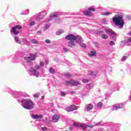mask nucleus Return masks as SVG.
<instances>
[{"label":"nucleus","instance_id":"obj_26","mask_svg":"<svg viewBox=\"0 0 131 131\" xmlns=\"http://www.w3.org/2000/svg\"><path fill=\"white\" fill-rule=\"evenodd\" d=\"M14 39L17 43H21V41L19 40V38H18V37H15L14 38Z\"/></svg>","mask_w":131,"mask_h":131},{"label":"nucleus","instance_id":"obj_18","mask_svg":"<svg viewBox=\"0 0 131 131\" xmlns=\"http://www.w3.org/2000/svg\"><path fill=\"white\" fill-rule=\"evenodd\" d=\"M80 84V82L79 81H76L75 80H73V85L75 86H77V85H79Z\"/></svg>","mask_w":131,"mask_h":131},{"label":"nucleus","instance_id":"obj_3","mask_svg":"<svg viewBox=\"0 0 131 131\" xmlns=\"http://www.w3.org/2000/svg\"><path fill=\"white\" fill-rule=\"evenodd\" d=\"M17 29L18 30L22 29V26L20 25H16L12 28L11 30L12 31V33L14 34V35H18V34L19 33V31H17Z\"/></svg>","mask_w":131,"mask_h":131},{"label":"nucleus","instance_id":"obj_40","mask_svg":"<svg viewBox=\"0 0 131 131\" xmlns=\"http://www.w3.org/2000/svg\"><path fill=\"white\" fill-rule=\"evenodd\" d=\"M63 51L64 52H65L66 53H67V52H68V49L66 48H63Z\"/></svg>","mask_w":131,"mask_h":131},{"label":"nucleus","instance_id":"obj_29","mask_svg":"<svg viewBox=\"0 0 131 131\" xmlns=\"http://www.w3.org/2000/svg\"><path fill=\"white\" fill-rule=\"evenodd\" d=\"M49 71L50 72H51V73H52V74H54V73H55V70H54V69L52 68H50Z\"/></svg>","mask_w":131,"mask_h":131},{"label":"nucleus","instance_id":"obj_5","mask_svg":"<svg viewBox=\"0 0 131 131\" xmlns=\"http://www.w3.org/2000/svg\"><path fill=\"white\" fill-rule=\"evenodd\" d=\"M66 110L68 111V112H71V111H74V110H77V106L73 104L70 106L69 107H66Z\"/></svg>","mask_w":131,"mask_h":131},{"label":"nucleus","instance_id":"obj_51","mask_svg":"<svg viewBox=\"0 0 131 131\" xmlns=\"http://www.w3.org/2000/svg\"><path fill=\"white\" fill-rule=\"evenodd\" d=\"M24 40H26V39H25Z\"/></svg>","mask_w":131,"mask_h":131},{"label":"nucleus","instance_id":"obj_4","mask_svg":"<svg viewBox=\"0 0 131 131\" xmlns=\"http://www.w3.org/2000/svg\"><path fill=\"white\" fill-rule=\"evenodd\" d=\"M24 59L27 60L28 63H31L32 61L35 60V55L33 54H30V57H25Z\"/></svg>","mask_w":131,"mask_h":131},{"label":"nucleus","instance_id":"obj_19","mask_svg":"<svg viewBox=\"0 0 131 131\" xmlns=\"http://www.w3.org/2000/svg\"><path fill=\"white\" fill-rule=\"evenodd\" d=\"M83 14H84V16H87V17H90L91 16H92V12H91L89 11H84Z\"/></svg>","mask_w":131,"mask_h":131},{"label":"nucleus","instance_id":"obj_47","mask_svg":"<svg viewBox=\"0 0 131 131\" xmlns=\"http://www.w3.org/2000/svg\"><path fill=\"white\" fill-rule=\"evenodd\" d=\"M41 33V31H38L37 32V34H40Z\"/></svg>","mask_w":131,"mask_h":131},{"label":"nucleus","instance_id":"obj_32","mask_svg":"<svg viewBox=\"0 0 131 131\" xmlns=\"http://www.w3.org/2000/svg\"><path fill=\"white\" fill-rule=\"evenodd\" d=\"M34 25H35V21H33L29 24L30 26H33Z\"/></svg>","mask_w":131,"mask_h":131},{"label":"nucleus","instance_id":"obj_28","mask_svg":"<svg viewBox=\"0 0 131 131\" xmlns=\"http://www.w3.org/2000/svg\"><path fill=\"white\" fill-rule=\"evenodd\" d=\"M82 81L83 83H86V82H89V81H90V80L88 79H84Z\"/></svg>","mask_w":131,"mask_h":131},{"label":"nucleus","instance_id":"obj_20","mask_svg":"<svg viewBox=\"0 0 131 131\" xmlns=\"http://www.w3.org/2000/svg\"><path fill=\"white\" fill-rule=\"evenodd\" d=\"M73 79H71L69 81H66V84H67V85H69V84H71V85H73Z\"/></svg>","mask_w":131,"mask_h":131},{"label":"nucleus","instance_id":"obj_11","mask_svg":"<svg viewBox=\"0 0 131 131\" xmlns=\"http://www.w3.org/2000/svg\"><path fill=\"white\" fill-rule=\"evenodd\" d=\"M60 117L58 115H54L52 117V120L53 122H57L59 120Z\"/></svg>","mask_w":131,"mask_h":131},{"label":"nucleus","instance_id":"obj_22","mask_svg":"<svg viewBox=\"0 0 131 131\" xmlns=\"http://www.w3.org/2000/svg\"><path fill=\"white\" fill-rule=\"evenodd\" d=\"M58 12H54L53 13H51L50 15V17L51 18H55V17H57L58 16Z\"/></svg>","mask_w":131,"mask_h":131},{"label":"nucleus","instance_id":"obj_7","mask_svg":"<svg viewBox=\"0 0 131 131\" xmlns=\"http://www.w3.org/2000/svg\"><path fill=\"white\" fill-rule=\"evenodd\" d=\"M65 38L68 40H70V41L71 40H75V36L73 34H69L65 37Z\"/></svg>","mask_w":131,"mask_h":131},{"label":"nucleus","instance_id":"obj_23","mask_svg":"<svg viewBox=\"0 0 131 131\" xmlns=\"http://www.w3.org/2000/svg\"><path fill=\"white\" fill-rule=\"evenodd\" d=\"M31 43H33V45H38V42L37 41V40L33 39L32 40H31Z\"/></svg>","mask_w":131,"mask_h":131},{"label":"nucleus","instance_id":"obj_41","mask_svg":"<svg viewBox=\"0 0 131 131\" xmlns=\"http://www.w3.org/2000/svg\"><path fill=\"white\" fill-rule=\"evenodd\" d=\"M33 97H34V98H38V94H35L33 95Z\"/></svg>","mask_w":131,"mask_h":131},{"label":"nucleus","instance_id":"obj_17","mask_svg":"<svg viewBox=\"0 0 131 131\" xmlns=\"http://www.w3.org/2000/svg\"><path fill=\"white\" fill-rule=\"evenodd\" d=\"M93 88H94V84L93 83L87 84L86 85V89H87V90H90V89H93Z\"/></svg>","mask_w":131,"mask_h":131},{"label":"nucleus","instance_id":"obj_8","mask_svg":"<svg viewBox=\"0 0 131 131\" xmlns=\"http://www.w3.org/2000/svg\"><path fill=\"white\" fill-rule=\"evenodd\" d=\"M76 46V42H75V40H72L68 42V47L70 48H74Z\"/></svg>","mask_w":131,"mask_h":131},{"label":"nucleus","instance_id":"obj_42","mask_svg":"<svg viewBox=\"0 0 131 131\" xmlns=\"http://www.w3.org/2000/svg\"><path fill=\"white\" fill-rule=\"evenodd\" d=\"M80 46L82 48H86V46L84 44H81Z\"/></svg>","mask_w":131,"mask_h":131},{"label":"nucleus","instance_id":"obj_33","mask_svg":"<svg viewBox=\"0 0 131 131\" xmlns=\"http://www.w3.org/2000/svg\"><path fill=\"white\" fill-rule=\"evenodd\" d=\"M111 14H112V13L111 12H105L103 14L104 16H108V15H111Z\"/></svg>","mask_w":131,"mask_h":131},{"label":"nucleus","instance_id":"obj_35","mask_svg":"<svg viewBox=\"0 0 131 131\" xmlns=\"http://www.w3.org/2000/svg\"><path fill=\"white\" fill-rule=\"evenodd\" d=\"M87 127H90V128H93L94 127V126L92 125V124H90L89 125H87Z\"/></svg>","mask_w":131,"mask_h":131},{"label":"nucleus","instance_id":"obj_27","mask_svg":"<svg viewBox=\"0 0 131 131\" xmlns=\"http://www.w3.org/2000/svg\"><path fill=\"white\" fill-rule=\"evenodd\" d=\"M102 106H103V103H102V102H100L97 104L98 108H101Z\"/></svg>","mask_w":131,"mask_h":131},{"label":"nucleus","instance_id":"obj_21","mask_svg":"<svg viewBox=\"0 0 131 131\" xmlns=\"http://www.w3.org/2000/svg\"><path fill=\"white\" fill-rule=\"evenodd\" d=\"M88 55H89V56L90 57H95L96 56V51H91L90 52V53L89 54H88Z\"/></svg>","mask_w":131,"mask_h":131},{"label":"nucleus","instance_id":"obj_39","mask_svg":"<svg viewBox=\"0 0 131 131\" xmlns=\"http://www.w3.org/2000/svg\"><path fill=\"white\" fill-rule=\"evenodd\" d=\"M42 130H43V131L48 130V128L46 127H42Z\"/></svg>","mask_w":131,"mask_h":131},{"label":"nucleus","instance_id":"obj_12","mask_svg":"<svg viewBox=\"0 0 131 131\" xmlns=\"http://www.w3.org/2000/svg\"><path fill=\"white\" fill-rule=\"evenodd\" d=\"M29 71H30V72H31L32 74H33L34 75H36L37 77H38V75H39L38 72H36L35 70L30 69L29 70Z\"/></svg>","mask_w":131,"mask_h":131},{"label":"nucleus","instance_id":"obj_13","mask_svg":"<svg viewBox=\"0 0 131 131\" xmlns=\"http://www.w3.org/2000/svg\"><path fill=\"white\" fill-rule=\"evenodd\" d=\"M46 15H47V13H46V12H42L40 13L39 14L38 19L40 20V19H42V18H43V17H45V16H46Z\"/></svg>","mask_w":131,"mask_h":131},{"label":"nucleus","instance_id":"obj_6","mask_svg":"<svg viewBox=\"0 0 131 131\" xmlns=\"http://www.w3.org/2000/svg\"><path fill=\"white\" fill-rule=\"evenodd\" d=\"M106 32L108 33V35H110V36H112V37H114L115 36V35L116 34V33L114 32L113 30H112L111 29H109L108 30H106Z\"/></svg>","mask_w":131,"mask_h":131},{"label":"nucleus","instance_id":"obj_16","mask_svg":"<svg viewBox=\"0 0 131 131\" xmlns=\"http://www.w3.org/2000/svg\"><path fill=\"white\" fill-rule=\"evenodd\" d=\"M94 108V105H93V104H89L87 105V111H91V110H92L93 108Z\"/></svg>","mask_w":131,"mask_h":131},{"label":"nucleus","instance_id":"obj_9","mask_svg":"<svg viewBox=\"0 0 131 131\" xmlns=\"http://www.w3.org/2000/svg\"><path fill=\"white\" fill-rule=\"evenodd\" d=\"M75 41L76 42H82L83 39L80 36H77V37L75 36Z\"/></svg>","mask_w":131,"mask_h":131},{"label":"nucleus","instance_id":"obj_37","mask_svg":"<svg viewBox=\"0 0 131 131\" xmlns=\"http://www.w3.org/2000/svg\"><path fill=\"white\" fill-rule=\"evenodd\" d=\"M110 45L111 46H114V45H115V42H114V41H111L110 42Z\"/></svg>","mask_w":131,"mask_h":131},{"label":"nucleus","instance_id":"obj_2","mask_svg":"<svg viewBox=\"0 0 131 131\" xmlns=\"http://www.w3.org/2000/svg\"><path fill=\"white\" fill-rule=\"evenodd\" d=\"M34 106V104L32 101L26 99L23 101V106L25 109H28V110H31L33 109V106Z\"/></svg>","mask_w":131,"mask_h":131},{"label":"nucleus","instance_id":"obj_10","mask_svg":"<svg viewBox=\"0 0 131 131\" xmlns=\"http://www.w3.org/2000/svg\"><path fill=\"white\" fill-rule=\"evenodd\" d=\"M32 117L33 118V119H41L42 118L43 116L41 115H32Z\"/></svg>","mask_w":131,"mask_h":131},{"label":"nucleus","instance_id":"obj_25","mask_svg":"<svg viewBox=\"0 0 131 131\" xmlns=\"http://www.w3.org/2000/svg\"><path fill=\"white\" fill-rule=\"evenodd\" d=\"M101 37L103 39H107V38H108V35L106 34H102Z\"/></svg>","mask_w":131,"mask_h":131},{"label":"nucleus","instance_id":"obj_36","mask_svg":"<svg viewBox=\"0 0 131 131\" xmlns=\"http://www.w3.org/2000/svg\"><path fill=\"white\" fill-rule=\"evenodd\" d=\"M81 127H83V129H85L88 128V126L85 125V124L84 123V126H82Z\"/></svg>","mask_w":131,"mask_h":131},{"label":"nucleus","instance_id":"obj_44","mask_svg":"<svg viewBox=\"0 0 131 131\" xmlns=\"http://www.w3.org/2000/svg\"><path fill=\"white\" fill-rule=\"evenodd\" d=\"M46 42H47V43H50L51 42V41H50V40L49 39H46L45 40Z\"/></svg>","mask_w":131,"mask_h":131},{"label":"nucleus","instance_id":"obj_1","mask_svg":"<svg viewBox=\"0 0 131 131\" xmlns=\"http://www.w3.org/2000/svg\"><path fill=\"white\" fill-rule=\"evenodd\" d=\"M113 21L117 26H119V28H122L124 26V20L123 17L120 14H117L113 17Z\"/></svg>","mask_w":131,"mask_h":131},{"label":"nucleus","instance_id":"obj_14","mask_svg":"<svg viewBox=\"0 0 131 131\" xmlns=\"http://www.w3.org/2000/svg\"><path fill=\"white\" fill-rule=\"evenodd\" d=\"M75 126H78V127H81L82 126H84V123H80L79 122H75L74 123Z\"/></svg>","mask_w":131,"mask_h":131},{"label":"nucleus","instance_id":"obj_50","mask_svg":"<svg viewBox=\"0 0 131 131\" xmlns=\"http://www.w3.org/2000/svg\"><path fill=\"white\" fill-rule=\"evenodd\" d=\"M129 35L131 36V31L129 32Z\"/></svg>","mask_w":131,"mask_h":131},{"label":"nucleus","instance_id":"obj_34","mask_svg":"<svg viewBox=\"0 0 131 131\" xmlns=\"http://www.w3.org/2000/svg\"><path fill=\"white\" fill-rule=\"evenodd\" d=\"M126 56H124L122 57V61H125L126 60Z\"/></svg>","mask_w":131,"mask_h":131},{"label":"nucleus","instance_id":"obj_49","mask_svg":"<svg viewBox=\"0 0 131 131\" xmlns=\"http://www.w3.org/2000/svg\"><path fill=\"white\" fill-rule=\"evenodd\" d=\"M41 98H42V99H45V96H42Z\"/></svg>","mask_w":131,"mask_h":131},{"label":"nucleus","instance_id":"obj_24","mask_svg":"<svg viewBox=\"0 0 131 131\" xmlns=\"http://www.w3.org/2000/svg\"><path fill=\"white\" fill-rule=\"evenodd\" d=\"M64 76L67 77H72V75L69 73H66L64 74Z\"/></svg>","mask_w":131,"mask_h":131},{"label":"nucleus","instance_id":"obj_43","mask_svg":"<svg viewBox=\"0 0 131 131\" xmlns=\"http://www.w3.org/2000/svg\"><path fill=\"white\" fill-rule=\"evenodd\" d=\"M40 65L41 67H42L45 65V63L43 62H40Z\"/></svg>","mask_w":131,"mask_h":131},{"label":"nucleus","instance_id":"obj_45","mask_svg":"<svg viewBox=\"0 0 131 131\" xmlns=\"http://www.w3.org/2000/svg\"><path fill=\"white\" fill-rule=\"evenodd\" d=\"M65 93H64V92H61V96H62V97H64V96H65Z\"/></svg>","mask_w":131,"mask_h":131},{"label":"nucleus","instance_id":"obj_30","mask_svg":"<svg viewBox=\"0 0 131 131\" xmlns=\"http://www.w3.org/2000/svg\"><path fill=\"white\" fill-rule=\"evenodd\" d=\"M89 12H95L96 10H95L93 8L90 7L88 9Z\"/></svg>","mask_w":131,"mask_h":131},{"label":"nucleus","instance_id":"obj_46","mask_svg":"<svg viewBox=\"0 0 131 131\" xmlns=\"http://www.w3.org/2000/svg\"><path fill=\"white\" fill-rule=\"evenodd\" d=\"M62 33L61 32H56V34L57 35H60V34H61Z\"/></svg>","mask_w":131,"mask_h":131},{"label":"nucleus","instance_id":"obj_15","mask_svg":"<svg viewBox=\"0 0 131 131\" xmlns=\"http://www.w3.org/2000/svg\"><path fill=\"white\" fill-rule=\"evenodd\" d=\"M89 74L90 75H91V76H96L98 75V71H95L94 72L90 71Z\"/></svg>","mask_w":131,"mask_h":131},{"label":"nucleus","instance_id":"obj_48","mask_svg":"<svg viewBox=\"0 0 131 131\" xmlns=\"http://www.w3.org/2000/svg\"><path fill=\"white\" fill-rule=\"evenodd\" d=\"M46 28H49V27H50V25L47 24V25H46Z\"/></svg>","mask_w":131,"mask_h":131},{"label":"nucleus","instance_id":"obj_31","mask_svg":"<svg viewBox=\"0 0 131 131\" xmlns=\"http://www.w3.org/2000/svg\"><path fill=\"white\" fill-rule=\"evenodd\" d=\"M118 109H121V107H120V106H115L113 108L114 110H118Z\"/></svg>","mask_w":131,"mask_h":131},{"label":"nucleus","instance_id":"obj_38","mask_svg":"<svg viewBox=\"0 0 131 131\" xmlns=\"http://www.w3.org/2000/svg\"><path fill=\"white\" fill-rule=\"evenodd\" d=\"M35 69L38 70L40 68V67L39 66L36 65L35 66Z\"/></svg>","mask_w":131,"mask_h":131}]
</instances>
